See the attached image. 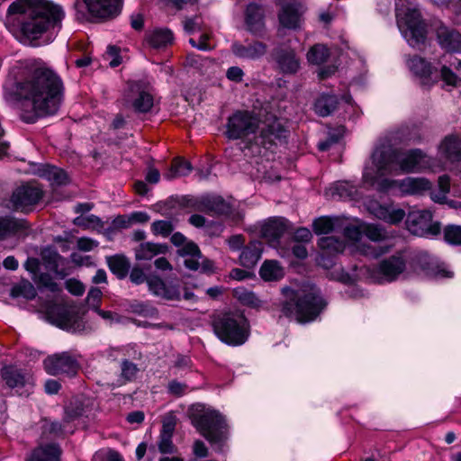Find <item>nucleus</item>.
Wrapping results in <instances>:
<instances>
[{"label":"nucleus","instance_id":"c85d7f7f","mask_svg":"<svg viewBox=\"0 0 461 461\" xmlns=\"http://www.w3.org/2000/svg\"><path fill=\"white\" fill-rule=\"evenodd\" d=\"M262 252V244L254 240L244 247L240 255V263L247 268H252L259 260Z\"/></svg>","mask_w":461,"mask_h":461},{"label":"nucleus","instance_id":"9b49d317","mask_svg":"<svg viewBox=\"0 0 461 461\" xmlns=\"http://www.w3.org/2000/svg\"><path fill=\"white\" fill-rule=\"evenodd\" d=\"M4 97L6 103L15 111L21 113V119L28 122L26 109L29 104L28 82H15L9 78L4 86Z\"/></svg>","mask_w":461,"mask_h":461},{"label":"nucleus","instance_id":"393cba45","mask_svg":"<svg viewBox=\"0 0 461 461\" xmlns=\"http://www.w3.org/2000/svg\"><path fill=\"white\" fill-rule=\"evenodd\" d=\"M438 42L442 48L448 51L461 50V34L456 30L440 26L437 31Z\"/></svg>","mask_w":461,"mask_h":461},{"label":"nucleus","instance_id":"c03bdc74","mask_svg":"<svg viewBox=\"0 0 461 461\" xmlns=\"http://www.w3.org/2000/svg\"><path fill=\"white\" fill-rule=\"evenodd\" d=\"M2 378L9 387H17L23 384V376L20 371L14 366H5L2 371Z\"/></svg>","mask_w":461,"mask_h":461},{"label":"nucleus","instance_id":"a211bd4d","mask_svg":"<svg viewBox=\"0 0 461 461\" xmlns=\"http://www.w3.org/2000/svg\"><path fill=\"white\" fill-rule=\"evenodd\" d=\"M278 68L284 74H294L300 68V60L290 49H280L274 53Z\"/></svg>","mask_w":461,"mask_h":461},{"label":"nucleus","instance_id":"4c0bfd02","mask_svg":"<svg viewBox=\"0 0 461 461\" xmlns=\"http://www.w3.org/2000/svg\"><path fill=\"white\" fill-rule=\"evenodd\" d=\"M77 312L72 307H59L56 323L62 329L69 330L77 323Z\"/></svg>","mask_w":461,"mask_h":461},{"label":"nucleus","instance_id":"774afa93","mask_svg":"<svg viewBox=\"0 0 461 461\" xmlns=\"http://www.w3.org/2000/svg\"><path fill=\"white\" fill-rule=\"evenodd\" d=\"M98 246V242L90 238L82 237L77 241V247L82 251H91Z\"/></svg>","mask_w":461,"mask_h":461},{"label":"nucleus","instance_id":"72a5a7b5","mask_svg":"<svg viewBox=\"0 0 461 461\" xmlns=\"http://www.w3.org/2000/svg\"><path fill=\"white\" fill-rule=\"evenodd\" d=\"M110 270L120 279L124 278L131 267L130 261L122 255H115L106 258Z\"/></svg>","mask_w":461,"mask_h":461},{"label":"nucleus","instance_id":"473e14b6","mask_svg":"<svg viewBox=\"0 0 461 461\" xmlns=\"http://www.w3.org/2000/svg\"><path fill=\"white\" fill-rule=\"evenodd\" d=\"M326 195L330 196L333 199L356 200L357 199V189L347 182H342L331 186L326 192Z\"/></svg>","mask_w":461,"mask_h":461},{"label":"nucleus","instance_id":"dca6fc26","mask_svg":"<svg viewBox=\"0 0 461 461\" xmlns=\"http://www.w3.org/2000/svg\"><path fill=\"white\" fill-rule=\"evenodd\" d=\"M279 5H281L278 13L280 24L288 29L300 27L303 14V5L297 0H290L289 2L279 0Z\"/></svg>","mask_w":461,"mask_h":461},{"label":"nucleus","instance_id":"603ef678","mask_svg":"<svg viewBox=\"0 0 461 461\" xmlns=\"http://www.w3.org/2000/svg\"><path fill=\"white\" fill-rule=\"evenodd\" d=\"M74 223L77 226H80L84 229L95 228V227H102L103 223L100 218L97 216L91 214L86 217H77L74 220Z\"/></svg>","mask_w":461,"mask_h":461},{"label":"nucleus","instance_id":"37998d69","mask_svg":"<svg viewBox=\"0 0 461 461\" xmlns=\"http://www.w3.org/2000/svg\"><path fill=\"white\" fill-rule=\"evenodd\" d=\"M172 41V32L166 29L155 30L148 36L149 43L154 48L166 47Z\"/></svg>","mask_w":461,"mask_h":461},{"label":"nucleus","instance_id":"de8ad7c7","mask_svg":"<svg viewBox=\"0 0 461 461\" xmlns=\"http://www.w3.org/2000/svg\"><path fill=\"white\" fill-rule=\"evenodd\" d=\"M23 226V222L13 218L0 217V239L16 231Z\"/></svg>","mask_w":461,"mask_h":461},{"label":"nucleus","instance_id":"ea45409f","mask_svg":"<svg viewBox=\"0 0 461 461\" xmlns=\"http://www.w3.org/2000/svg\"><path fill=\"white\" fill-rule=\"evenodd\" d=\"M409 68L420 77H429L432 73L431 65L425 59L414 56L408 60Z\"/></svg>","mask_w":461,"mask_h":461},{"label":"nucleus","instance_id":"5701e85b","mask_svg":"<svg viewBox=\"0 0 461 461\" xmlns=\"http://www.w3.org/2000/svg\"><path fill=\"white\" fill-rule=\"evenodd\" d=\"M370 210L376 218L391 224L399 223L405 217V212L402 209L388 207L379 203H373Z\"/></svg>","mask_w":461,"mask_h":461},{"label":"nucleus","instance_id":"bb28decb","mask_svg":"<svg viewBox=\"0 0 461 461\" xmlns=\"http://www.w3.org/2000/svg\"><path fill=\"white\" fill-rule=\"evenodd\" d=\"M167 252V246L153 242H142L134 249L137 260H150L158 255Z\"/></svg>","mask_w":461,"mask_h":461},{"label":"nucleus","instance_id":"f3484780","mask_svg":"<svg viewBox=\"0 0 461 461\" xmlns=\"http://www.w3.org/2000/svg\"><path fill=\"white\" fill-rule=\"evenodd\" d=\"M91 15L109 18L120 12L121 0H84Z\"/></svg>","mask_w":461,"mask_h":461},{"label":"nucleus","instance_id":"39448f33","mask_svg":"<svg viewBox=\"0 0 461 461\" xmlns=\"http://www.w3.org/2000/svg\"><path fill=\"white\" fill-rule=\"evenodd\" d=\"M325 306L319 290L312 287L308 291H291L282 304V312L285 317L304 323L315 320Z\"/></svg>","mask_w":461,"mask_h":461},{"label":"nucleus","instance_id":"9d476101","mask_svg":"<svg viewBox=\"0 0 461 461\" xmlns=\"http://www.w3.org/2000/svg\"><path fill=\"white\" fill-rule=\"evenodd\" d=\"M6 25L22 44H29V0H15L7 10Z\"/></svg>","mask_w":461,"mask_h":461},{"label":"nucleus","instance_id":"2f4dec72","mask_svg":"<svg viewBox=\"0 0 461 461\" xmlns=\"http://www.w3.org/2000/svg\"><path fill=\"white\" fill-rule=\"evenodd\" d=\"M206 212L212 215H227L231 211V205L221 196L207 198L203 203Z\"/></svg>","mask_w":461,"mask_h":461},{"label":"nucleus","instance_id":"8fccbe9b","mask_svg":"<svg viewBox=\"0 0 461 461\" xmlns=\"http://www.w3.org/2000/svg\"><path fill=\"white\" fill-rule=\"evenodd\" d=\"M174 230V225L170 221H156L151 224V230L155 235L167 237Z\"/></svg>","mask_w":461,"mask_h":461},{"label":"nucleus","instance_id":"13d9d810","mask_svg":"<svg viewBox=\"0 0 461 461\" xmlns=\"http://www.w3.org/2000/svg\"><path fill=\"white\" fill-rule=\"evenodd\" d=\"M121 367L122 378L124 380V382L132 380L136 376L139 370L137 366L129 360H123Z\"/></svg>","mask_w":461,"mask_h":461},{"label":"nucleus","instance_id":"e433bc0d","mask_svg":"<svg viewBox=\"0 0 461 461\" xmlns=\"http://www.w3.org/2000/svg\"><path fill=\"white\" fill-rule=\"evenodd\" d=\"M191 171L192 166L190 162L182 158H176L172 161L170 168L164 174V176L168 180H172L187 176Z\"/></svg>","mask_w":461,"mask_h":461},{"label":"nucleus","instance_id":"cd10ccee","mask_svg":"<svg viewBox=\"0 0 461 461\" xmlns=\"http://www.w3.org/2000/svg\"><path fill=\"white\" fill-rule=\"evenodd\" d=\"M246 24L249 30L254 33L261 32L264 26V11L257 4H249L245 14Z\"/></svg>","mask_w":461,"mask_h":461},{"label":"nucleus","instance_id":"49530a36","mask_svg":"<svg viewBox=\"0 0 461 461\" xmlns=\"http://www.w3.org/2000/svg\"><path fill=\"white\" fill-rule=\"evenodd\" d=\"M439 192H431V199L437 203H442L446 199V194L450 190V178L447 175L440 176L438 180Z\"/></svg>","mask_w":461,"mask_h":461},{"label":"nucleus","instance_id":"423d86ee","mask_svg":"<svg viewBox=\"0 0 461 461\" xmlns=\"http://www.w3.org/2000/svg\"><path fill=\"white\" fill-rule=\"evenodd\" d=\"M194 427L212 446L221 448L227 439V425L223 417L216 411L202 404H194L188 411Z\"/></svg>","mask_w":461,"mask_h":461},{"label":"nucleus","instance_id":"69168bd1","mask_svg":"<svg viewBox=\"0 0 461 461\" xmlns=\"http://www.w3.org/2000/svg\"><path fill=\"white\" fill-rule=\"evenodd\" d=\"M38 283L41 287L47 288L51 292L59 291V285H57V283L54 282L53 278L48 274L41 275L39 276Z\"/></svg>","mask_w":461,"mask_h":461},{"label":"nucleus","instance_id":"338daca9","mask_svg":"<svg viewBox=\"0 0 461 461\" xmlns=\"http://www.w3.org/2000/svg\"><path fill=\"white\" fill-rule=\"evenodd\" d=\"M184 28L189 33L200 31L202 28V19L199 16L186 18L184 21Z\"/></svg>","mask_w":461,"mask_h":461},{"label":"nucleus","instance_id":"bf43d9fd","mask_svg":"<svg viewBox=\"0 0 461 461\" xmlns=\"http://www.w3.org/2000/svg\"><path fill=\"white\" fill-rule=\"evenodd\" d=\"M177 252L182 257L188 256L202 258L198 246L193 241H186L185 245L178 249Z\"/></svg>","mask_w":461,"mask_h":461},{"label":"nucleus","instance_id":"58836bf2","mask_svg":"<svg viewBox=\"0 0 461 461\" xmlns=\"http://www.w3.org/2000/svg\"><path fill=\"white\" fill-rule=\"evenodd\" d=\"M318 245L326 255L341 253L346 246L344 240L333 236L320 239Z\"/></svg>","mask_w":461,"mask_h":461},{"label":"nucleus","instance_id":"ddd939ff","mask_svg":"<svg viewBox=\"0 0 461 461\" xmlns=\"http://www.w3.org/2000/svg\"><path fill=\"white\" fill-rule=\"evenodd\" d=\"M46 372L51 375H76L80 368L77 357L69 352H61L49 356L43 362Z\"/></svg>","mask_w":461,"mask_h":461},{"label":"nucleus","instance_id":"c9c22d12","mask_svg":"<svg viewBox=\"0 0 461 461\" xmlns=\"http://www.w3.org/2000/svg\"><path fill=\"white\" fill-rule=\"evenodd\" d=\"M338 104V98L335 95H322L316 100L314 111L317 114L325 117L336 110Z\"/></svg>","mask_w":461,"mask_h":461},{"label":"nucleus","instance_id":"4d7b16f0","mask_svg":"<svg viewBox=\"0 0 461 461\" xmlns=\"http://www.w3.org/2000/svg\"><path fill=\"white\" fill-rule=\"evenodd\" d=\"M173 436L159 435L158 440V450L162 454H174L176 451V447L172 441Z\"/></svg>","mask_w":461,"mask_h":461},{"label":"nucleus","instance_id":"e2e57ef3","mask_svg":"<svg viewBox=\"0 0 461 461\" xmlns=\"http://www.w3.org/2000/svg\"><path fill=\"white\" fill-rule=\"evenodd\" d=\"M65 285L68 292L74 295L79 296L85 292L84 285L77 279L70 278L66 281Z\"/></svg>","mask_w":461,"mask_h":461},{"label":"nucleus","instance_id":"0e129e2a","mask_svg":"<svg viewBox=\"0 0 461 461\" xmlns=\"http://www.w3.org/2000/svg\"><path fill=\"white\" fill-rule=\"evenodd\" d=\"M62 432V428L59 422H48L43 425V435L48 434L50 438H56Z\"/></svg>","mask_w":461,"mask_h":461},{"label":"nucleus","instance_id":"052dcab7","mask_svg":"<svg viewBox=\"0 0 461 461\" xmlns=\"http://www.w3.org/2000/svg\"><path fill=\"white\" fill-rule=\"evenodd\" d=\"M103 293L100 288L92 287L87 294L86 303L93 310H96L100 307Z\"/></svg>","mask_w":461,"mask_h":461},{"label":"nucleus","instance_id":"c756f323","mask_svg":"<svg viewBox=\"0 0 461 461\" xmlns=\"http://www.w3.org/2000/svg\"><path fill=\"white\" fill-rule=\"evenodd\" d=\"M12 209L16 212H27L29 210V185L23 184L17 187L10 200Z\"/></svg>","mask_w":461,"mask_h":461},{"label":"nucleus","instance_id":"aec40b11","mask_svg":"<svg viewBox=\"0 0 461 461\" xmlns=\"http://www.w3.org/2000/svg\"><path fill=\"white\" fill-rule=\"evenodd\" d=\"M31 174L45 177L53 185H59L68 182V175L64 170L50 165H40L31 162Z\"/></svg>","mask_w":461,"mask_h":461},{"label":"nucleus","instance_id":"b1692460","mask_svg":"<svg viewBox=\"0 0 461 461\" xmlns=\"http://www.w3.org/2000/svg\"><path fill=\"white\" fill-rule=\"evenodd\" d=\"M60 456L61 449L58 444L41 441L34 449L31 461H60Z\"/></svg>","mask_w":461,"mask_h":461},{"label":"nucleus","instance_id":"7c9ffc66","mask_svg":"<svg viewBox=\"0 0 461 461\" xmlns=\"http://www.w3.org/2000/svg\"><path fill=\"white\" fill-rule=\"evenodd\" d=\"M259 276L264 281H277L285 276L283 267L276 260H266L260 269Z\"/></svg>","mask_w":461,"mask_h":461},{"label":"nucleus","instance_id":"f8f14e48","mask_svg":"<svg viewBox=\"0 0 461 461\" xmlns=\"http://www.w3.org/2000/svg\"><path fill=\"white\" fill-rule=\"evenodd\" d=\"M377 189L380 191H387L391 188L397 187L402 194L411 195L423 194L430 190L431 183L424 177H406L402 180H390L379 177L375 183Z\"/></svg>","mask_w":461,"mask_h":461},{"label":"nucleus","instance_id":"3c124183","mask_svg":"<svg viewBox=\"0 0 461 461\" xmlns=\"http://www.w3.org/2000/svg\"><path fill=\"white\" fill-rule=\"evenodd\" d=\"M446 241L453 245H461V227L456 225L447 226L444 230Z\"/></svg>","mask_w":461,"mask_h":461},{"label":"nucleus","instance_id":"f704fd0d","mask_svg":"<svg viewBox=\"0 0 461 461\" xmlns=\"http://www.w3.org/2000/svg\"><path fill=\"white\" fill-rule=\"evenodd\" d=\"M342 226V219L339 217L323 216L313 221V230L316 234H327Z\"/></svg>","mask_w":461,"mask_h":461},{"label":"nucleus","instance_id":"a878e982","mask_svg":"<svg viewBox=\"0 0 461 461\" xmlns=\"http://www.w3.org/2000/svg\"><path fill=\"white\" fill-rule=\"evenodd\" d=\"M232 51L237 57L241 59H258L265 55L267 47L264 43L259 41H255L248 45L234 43L232 45Z\"/></svg>","mask_w":461,"mask_h":461},{"label":"nucleus","instance_id":"0eeeda50","mask_svg":"<svg viewBox=\"0 0 461 461\" xmlns=\"http://www.w3.org/2000/svg\"><path fill=\"white\" fill-rule=\"evenodd\" d=\"M395 12L398 27L409 44L416 47L424 43L427 38V24L418 5L412 0H396Z\"/></svg>","mask_w":461,"mask_h":461},{"label":"nucleus","instance_id":"7ed1b4c3","mask_svg":"<svg viewBox=\"0 0 461 461\" xmlns=\"http://www.w3.org/2000/svg\"><path fill=\"white\" fill-rule=\"evenodd\" d=\"M64 18L61 5L50 0H31V47L52 42Z\"/></svg>","mask_w":461,"mask_h":461},{"label":"nucleus","instance_id":"09e8293b","mask_svg":"<svg viewBox=\"0 0 461 461\" xmlns=\"http://www.w3.org/2000/svg\"><path fill=\"white\" fill-rule=\"evenodd\" d=\"M84 407L78 401L70 402L65 408L64 420L70 422L83 415Z\"/></svg>","mask_w":461,"mask_h":461},{"label":"nucleus","instance_id":"79ce46f5","mask_svg":"<svg viewBox=\"0 0 461 461\" xmlns=\"http://www.w3.org/2000/svg\"><path fill=\"white\" fill-rule=\"evenodd\" d=\"M12 299L21 307H26L29 299V284L26 280L14 284L10 291Z\"/></svg>","mask_w":461,"mask_h":461},{"label":"nucleus","instance_id":"4468645a","mask_svg":"<svg viewBox=\"0 0 461 461\" xmlns=\"http://www.w3.org/2000/svg\"><path fill=\"white\" fill-rule=\"evenodd\" d=\"M432 213L428 210L413 211L408 214V230L416 236L437 235L440 231L438 223H432Z\"/></svg>","mask_w":461,"mask_h":461},{"label":"nucleus","instance_id":"a19ab883","mask_svg":"<svg viewBox=\"0 0 461 461\" xmlns=\"http://www.w3.org/2000/svg\"><path fill=\"white\" fill-rule=\"evenodd\" d=\"M232 293L233 296L244 305L252 308H259L261 306L259 298L253 292L244 287L234 288Z\"/></svg>","mask_w":461,"mask_h":461},{"label":"nucleus","instance_id":"20e7f679","mask_svg":"<svg viewBox=\"0 0 461 461\" xmlns=\"http://www.w3.org/2000/svg\"><path fill=\"white\" fill-rule=\"evenodd\" d=\"M255 145L269 148L276 139L283 137L284 129L277 122L260 123L259 119L251 112L238 111L228 120L226 135L229 139L237 140L256 133Z\"/></svg>","mask_w":461,"mask_h":461},{"label":"nucleus","instance_id":"2eb2a0df","mask_svg":"<svg viewBox=\"0 0 461 461\" xmlns=\"http://www.w3.org/2000/svg\"><path fill=\"white\" fill-rule=\"evenodd\" d=\"M125 105L138 113H147L153 106V96L138 82L129 83L124 95Z\"/></svg>","mask_w":461,"mask_h":461},{"label":"nucleus","instance_id":"1a4fd4ad","mask_svg":"<svg viewBox=\"0 0 461 461\" xmlns=\"http://www.w3.org/2000/svg\"><path fill=\"white\" fill-rule=\"evenodd\" d=\"M427 258L428 256L424 253H419L413 257L410 251L401 250L381 260L377 267V273L387 282H392L406 270L408 264L416 269L413 261L420 263V268L426 270L428 268Z\"/></svg>","mask_w":461,"mask_h":461},{"label":"nucleus","instance_id":"6e6552de","mask_svg":"<svg viewBox=\"0 0 461 461\" xmlns=\"http://www.w3.org/2000/svg\"><path fill=\"white\" fill-rule=\"evenodd\" d=\"M213 330L221 341L232 346L243 344L249 336L247 319L239 312L218 316L213 321Z\"/></svg>","mask_w":461,"mask_h":461},{"label":"nucleus","instance_id":"864d4df0","mask_svg":"<svg viewBox=\"0 0 461 461\" xmlns=\"http://www.w3.org/2000/svg\"><path fill=\"white\" fill-rule=\"evenodd\" d=\"M176 425V417L173 412L167 413L162 420L160 435L173 436Z\"/></svg>","mask_w":461,"mask_h":461},{"label":"nucleus","instance_id":"4be33fe9","mask_svg":"<svg viewBox=\"0 0 461 461\" xmlns=\"http://www.w3.org/2000/svg\"><path fill=\"white\" fill-rule=\"evenodd\" d=\"M286 221L285 219H271L262 226V237L266 239L271 245L275 246L286 230Z\"/></svg>","mask_w":461,"mask_h":461},{"label":"nucleus","instance_id":"6ab92c4d","mask_svg":"<svg viewBox=\"0 0 461 461\" xmlns=\"http://www.w3.org/2000/svg\"><path fill=\"white\" fill-rule=\"evenodd\" d=\"M438 154L451 163L461 160V138L456 135L445 137L438 147Z\"/></svg>","mask_w":461,"mask_h":461},{"label":"nucleus","instance_id":"680f3d73","mask_svg":"<svg viewBox=\"0 0 461 461\" xmlns=\"http://www.w3.org/2000/svg\"><path fill=\"white\" fill-rule=\"evenodd\" d=\"M363 229L357 224H348L343 227L344 235L351 240H358L361 238Z\"/></svg>","mask_w":461,"mask_h":461},{"label":"nucleus","instance_id":"a18cd8bd","mask_svg":"<svg viewBox=\"0 0 461 461\" xmlns=\"http://www.w3.org/2000/svg\"><path fill=\"white\" fill-rule=\"evenodd\" d=\"M329 50L322 44L312 46L307 53L308 61L312 64L324 63L329 58Z\"/></svg>","mask_w":461,"mask_h":461},{"label":"nucleus","instance_id":"5fc2aeb1","mask_svg":"<svg viewBox=\"0 0 461 461\" xmlns=\"http://www.w3.org/2000/svg\"><path fill=\"white\" fill-rule=\"evenodd\" d=\"M130 310L134 313L146 317H152L157 314V310L154 307L140 302H134L131 303Z\"/></svg>","mask_w":461,"mask_h":461},{"label":"nucleus","instance_id":"6e6d98bb","mask_svg":"<svg viewBox=\"0 0 461 461\" xmlns=\"http://www.w3.org/2000/svg\"><path fill=\"white\" fill-rule=\"evenodd\" d=\"M363 231L366 236L373 241H379L386 237L385 232L381 228L373 224L365 225Z\"/></svg>","mask_w":461,"mask_h":461},{"label":"nucleus","instance_id":"f03ea898","mask_svg":"<svg viewBox=\"0 0 461 461\" xmlns=\"http://www.w3.org/2000/svg\"><path fill=\"white\" fill-rule=\"evenodd\" d=\"M373 167L365 169L363 178L366 183L375 185L379 177L390 174L414 173L434 168L432 159L421 149L405 151L377 149L372 155Z\"/></svg>","mask_w":461,"mask_h":461},{"label":"nucleus","instance_id":"412c9836","mask_svg":"<svg viewBox=\"0 0 461 461\" xmlns=\"http://www.w3.org/2000/svg\"><path fill=\"white\" fill-rule=\"evenodd\" d=\"M149 291L166 300H179L180 290L177 285H167L159 277H149L147 279Z\"/></svg>","mask_w":461,"mask_h":461},{"label":"nucleus","instance_id":"f257e3e1","mask_svg":"<svg viewBox=\"0 0 461 461\" xmlns=\"http://www.w3.org/2000/svg\"><path fill=\"white\" fill-rule=\"evenodd\" d=\"M60 77L42 60H31V123L55 114L61 102Z\"/></svg>","mask_w":461,"mask_h":461}]
</instances>
